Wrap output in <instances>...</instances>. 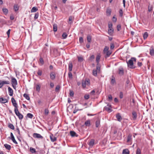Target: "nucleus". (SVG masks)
I'll return each instance as SVG.
<instances>
[{
	"label": "nucleus",
	"instance_id": "obj_8",
	"mask_svg": "<svg viewBox=\"0 0 154 154\" xmlns=\"http://www.w3.org/2000/svg\"><path fill=\"white\" fill-rule=\"evenodd\" d=\"M132 116L133 120H136L137 118V112L134 111H133L132 112Z\"/></svg>",
	"mask_w": 154,
	"mask_h": 154
},
{
	"label": "nucleus",
	"instance_id": "obj_28",
	"mask_svg": "<svg viewBox=\"0 0 154 154\" xmlns=\"http://www.w3.org/2000/svg\"><path fill=\"white\" fill-rule=\"evenodd\" d=\"M153 8V6L149 5L148 8V11L149 12H151L152 11Z\"/></svg>",
	"mask_w": 154,
	"mask_h": 154
},
{
	"label": "nucleus",
	"instance_id": "obj_23",
	"mask_svg": "<svg viewBox=\"0 0 154 154\" xmlns=\"http://www.w3.org/2000/svg\"><path fill=\"white\" fill-rule=\"evenodd\" d=\"M5 147L8 150H10L11 149V146L10 145L7 144H5L4 145Z\"/></svg>",
	"mask_w": 154,
	"mask_h": 154
},
{
	"label": "nucleus",
	"instance_id": "obj_40",
	"mask_svg": "<svg viewBox=\"0 0 154 154\" xmlns=\"http://www.w3.org/2000/svg\"><path fill=\"white\" fill-rule=\"evenodd\" d=\"M53 30L55 32L57 30V25L56 24H54L53 25Z\"/></svg>",
	"mask_w": 154,
	"mask_h": 154
},
{
	"label": "nucleus",
	"instance_id": "obj_19",
	"mask_svg": "<svg viewBox=\"0 0 154 154\" xmlns=\"http://www.w3.org/2000/svg\"><path fill=\"white\" fill-rule=\"evenodd\" d=\"M100 120L99 119H98L95 122V126L97 128L99 127L100 125Z\"/></svg>",
	"mask_w": 154,
	"mask_h": 154
},
{
	"label": "nucleus",
	"instance_id": "obj_31",
	"mask_svg": "<svg viewBox=\"0 0 154 154\" xmlns=\"http://www.w3.org/2000/svg\"><path fill=\"white\" fill-rule=\"evenodd\" d=\"M100 66L99 63H97V66H96V70H97L98 72H99L100 70Z\"/></svg>",
	"mask_w": 154,
	"mask_h": 154
},
{
	"label": "nucleus",
	"instance_id": "obj_53",
	"mask_svg": "<svg viewBox=\"0 0 154 154\" xmlns=\"http://www.w3.org/2000/svg\"><path fill=\"white\" fill-rule=\"evenodd\" d=\"M108 24L109 28H112V24L111 22H109Z\"/></svg>",
	"mask_w": 154,
	"mask_h": 154
},
{
	"label": "nucleus",
	"instance_id": "obj_20",
	"mask_svg": "<svg viewBox=\"0 0 154 154\" xmlns=\"http://www.w3.org/2000/svg\"><path fill=\"white\" fill-rule=\"evenodd\" d=\"M149 54L151 56H153L154 54V49L152 47H151L149 49Z\"/></svg>",
	"mask_w": 154,
	"mask_h": 154
},
{
	"label": "nucleus",
	"instance_id": "obj_14",
	"mask_svg": "<svg viewBox=\"0 0 154 154\" xmlns=\"http://www.w3.org/2000/svg\"><path fill=\"white\" fill-rule=\"evenodd\" d=\"M113 32L114 29L112 28H109L108 29V33L110 35H112L113 34Z\"/></svg>",
	"mask_w": 154,
	"mask_h": 154
},
{
	"label": "nucleus",
	"instance_id": "obj_10",
	"mask_svg": "<svg viewBox=\"0 0 154 154\" xmlns=\"http://www.w3.org/2000/svg\"><path fill=\"white\" fill-rule=\"evenodd\" d=\"M50 79L52 80H54L55 78L56 75L55 73L54 72H51L50 74Z\"/></svg>",
	"mask_w": 154,
	"mask_h": 154
},
{
	"label": "nucleus",
	"instance_id": "obj_11",
	"mask_svg": "<svg viewBox=\"0 0 154 154\" xmlns=\"http://www.w3.org/2000/svg\"><path fill=\"white\" fill-rule=\"evenodd\" d=\"M8 90L9 95L11 96H12L13 94V91L12 89L9 87H8Z\"/></svg>",
	"mask_w": 154,
	"mask_h": 154
},
{
	"label": "nucleus",
	"instance_id": "obj_1",
	"mask_svg": "<svg viewBox=\"0 0 154 154\" xmlns=\"http://www.w3.org/2000/svg\"><path fill=\"white\" fill-rule=\"evenodd\" d=\"M136 59L135 57H131V59L128 61H127L128 67L131 69L135 68L136 66L134 65L133 61L136 62Z\"/></svg>",
	"mask_w": 154,
	"mask_h": 154
},
{
	"label": "nucleus",
	"instance_id": "obj_46",
	"mask_svg": "<svg viewBox=\"0 0 154 154\" xmlns=\"http://www.w3.org/2000/svg\"><path fill=\"white\" fill-rule=\"evenodd\" d=\"M67 36V35L66 32H64L62 35V36L63 39L66 38Z\"/></svg>",
	"mask_w": 154,
	"mask_h": 154
},
{
	"label": "nucleus",
	"instance_id": "obj_16",
	"mask_svg": "<svg viewBox=\"0 0 154 154\" xmlns=\"http://www.w3.org/2000/svg\"><path fill=\"white\" fill-rule=\"evenodd\" d=\"M70 134L72 137H77L78 136V135L76 134V133L75 131H70Z\"/></svg>",
	"mask_w": 154,
	"mask_h": 154
},
{
	"label": "nucleus",
	"instance_id": "obj_25",
	"mask_svg": "<svg viewBox=\"0 0 154 154\" xmlns=\"http://www.w3.org/2000/svg\"><path fill=\"white\" fill-rule=\"evenodd\" d=\"M129 152L128 149H123L122 154H129Z\"/></svg>",
	"mask_w": 154,
	"mask_h": 154
},
{
	"label": "nucleus",
	"instance_id": "obj_59",
	"mask_svg": "<svg viewBox=\"0 0 154 154\" xmlns=\"http://www.w3.org/2000/svg\"><path fill=\"white\" fill-rule=\"evenodd\" d=\"M109 100L111 101L112 100V97L111 95H109L108 96Z\"/></svg>",
	"mask_w": 154,
	"mask_h": 154
},
{
	"label": "nucleus",
	"instance_id": "obj_38",
	"mask_svg": "<svg viewBox=\"0 0 154 154\" xmlns=\"http://www.w3.org/2000/svg\"><path fill=\"white\" fill-rule=\"evenodd\" d=\"M8 127L9 128H11L12 130H14V126L12 124H11V123L9 124L8 125Z\"/></svg>",
	"mask_w": 154,
	"mask_h": 154
},
{
	"label": "nucleus",
	"instance_id": "obj_62",
	"mask_svg": "<svg viewBox=\"0 0 154 154\" xmlns=\"http://www.w3.org/2000/svg\"><path fill=\"white\" fill-rule=\"evenodd\" d=\"M117 29L118 31H120V30L121 29V25L120 24L117 25Z\"/></svg>",
	"mask_w": 154,
	"mask_h": 154
},
{
	"label": "nucleus",
	"instance_id": "obj_55",
	"mask_svg": "<svg viewBox=\"0 0 154 154\" xmlns=\"http://www.w3.org/2000/svg\"><path fill=\"white\" fill-rule=\"evenodd\" d=\"M39 60L40 63L41 64V65H43L44 63L43 59L42 58H40Z\"/></svg>",
	"mask_w": 154,
	"mask_h": 154
},
{
	"label": "nucleus",
	"instance_id": "obj_2",
	"mask_svg": "<svg viewBox=\"0 0 154 154\" xmlns=\"http://www.w3.org/2000/svg\"><path fill=\"white\" fill-rule=\"evenodd\" d=\"M11 84L13 88L16 89V86L17 85V82L16 79L13 77H11Z\"/></svg>",
	"mask_w": 154,
	"mask_h": 154
},
{
	"label": "nucleus",
	"instance_id": "obj_61",
	"mask_svg": "<svg viewBox=\"0 0 154 154\" xmlns=\"http://www.w3.org/2000/svg\"><path fill=\"white\" fill-rule=\"evenodd\" d=\"M68 76L69 78H71V79L72 78V75L71 72H69L68 73Z\"/></svg>",
	"mask_w": 154,
	"mask_h": 154
},
{
	"label": "nucleus",
	"instance_id": "obj_42",
	"mask_svg": "<svg viewBox=\"0 0 154 154\" xmlns=\"http://www.w3.org/2000/svg\"><path fill=\"white\" fill-rule=\"evenodd\" d=\"M44 113L45 115L47 116L49 113V111L48 109H45Z\"/></svg>",
	"mask_w": 154,
	"mask_h": 154
},
{
	"label": "nucleus",
	"instance_id": "obj_35",
	"mask_svg": "<svg viewBox=\"0 0 154 154\" xmlns=\"http://www.w3.org/2000/svg\"><path fill=\"white\" fill-rule=\"evenodd\" d=\"M14 9L15 11H17L18 10L19 7L17 5H15L14 7Z\"/></svg>",
	"mask_w": 154,
	"mask_h": 154
},
{
	"label": "nucleus",
	"instance_id": "obj_50",
	"mask_svg": "<svg viewBox=\"0 0 154 154\" xmlns=\"http://www.w3.org/2000/svg\"><path fill=\"white\" fill-rule=\"evenodd\" d=\"M60 88V86L59 85H57L55 88V91L56 92H58Z\"/></svg>",
	"mask_w": 154,
	"mask_h": 154
},
{
	"label": "nucleus",
	"instance_id": "obj_56",
	"mask_svg": "<svg viewBox=\"0 0 154 154\" xmlns=\"http://www.w3.org/2000/svg\"><path fill=\"white\" fill-rule=\"evenodd\" d=\"M119 12L120 16L121 17H122L123 14V11L122 9H120L119 10Z\"/></svg>",
	"mask_w": 154,
	"mask_h": 154
},
{
	"label": "nucleus",
	"instance_id": "obj_15",
	"mask_svg": "<svg viewBox=\"0 0 154 154\" xmlns=\"http://www.w3.org/2000/svg\"><path fill=\"white\" fill-rule=\"evenodd\" d=\"M51 141L52 142H54L56 140V137H54L53 134H51L50 136Z\"/></svg>",
	"mask_w": 154,
	"mask_h": 154
},
{
	"label": "nucleus",
	"instance_id": "obj_45",
	"mask_svg": "<svg viewBox=\"0 0 154 154\" xmlns=\"http://www.w3.org/2000/svg\"><path fill=\"white\" fill-rule=\"evenodd\" d=\"M36 90L38 91H39L40 89V86L38 85H37L36 86Z\"/></svg>",
	"mask_w": 154,
	"mask_h": 154
},
{
	"label": "nucleus",
	"instance_id": "obj_7",
	"mask_svg": "<svg viewBox=\"0 0 154 154\" xmlns=\"http://www.w3.org/2000/svg\"><path fill=\"white\" fill-rule=\"evenodd\" d=\"M33 136L34 138H41L42 139L43 137L40 134L38 133H34L33 134Z\"/></svg>",
	"mask_w": 154,
	"mask_h": 154
},
{
	"label": "nucleus",
	"instance_id": "obj_33",
	"mask_svg": "<svg viewBox=\"0 0 154 154\" xmlns=\"http://www.w3.org/2000/svg\"><path fill=\"white\" fill-rule=\"evenodd\" d=\"M109 48L108 47H107V46H106L104 49V50H103V52L104 53H106V52L108 51H109Z\"/></svg>",
	"mask_w": 154,
	"mask_h": 154
},
{
	"label": "nucleus",
	"instance_id": "obj_64",
	"mask_svg": "<svg viewBox=\"0 0 154 154\" xmlns=\"http://www.w3.org/2000/svg\"><path fill=\"white\" fill-rule=\"evenodd\" d=\"M119 97L122 99L123 97V94L122 92H120L119 94Z\"/></svg>",
	"mask_w": 154,
	"mask_h": 154
},
{
	"label": "nucleus",
	"instance_id": "obj_12",
	"mask_svg": "<svg viewBox=\"0 0 154 154\" xmlns=\"http://www.w3.org/2000/svg\"><path fill=\"white\" fill-rule=\"evenodd\" d=\"M8 102V100L5 98H4L2 97L0 98V102L3 103H7Z\"/></svg>",
	"mask_w": 154,
	"mask_h": 154
},
{
	"label": "nucleus",
	"instance_id": "obj_43",
	"mask_svg": "<svg viewBox=\"0 0 154 154\" xmlns=\"http://www.w3.org/2000/svg\"><path fill=\"white\" fill-rule=\"evenodd\" d=\"M78 61L79 62H82L83 60V58L81 57H78Z\"/></svg>",
	"mask_w": 154,
	"mask_h": 154
},
{
	"label": "nucleus",
	"instance_id": "obj_47",
	"mask_svg": "<svg viewBox=\"0 0 154 154\" xmlns=\"http://www.w3.org/2000/svg\"><path fill=\"white\" fill-rule=\"evenodd\" d=\"M37 73L38 75L41 76L42 75V71L40 69H38Z\"/></svg>",
	"mask_w": 154,
	"mask_h": 154
},
{
	"label": "nucleus",
	"instance_id": "obj_36",
	"mask_svg": "<svg viewBox=\"0 0 154 154\" xmlns=\"http://www.w3.org/2000/svg\"><path fill=\"white\" fill-rule=\"evenodd\" d=\"M148 36V33L147 32H145L143 34V37L144 39H146Z\"/></svg>",
	"mask_w": 154,
	"mask_h": 154
},
{
	"label": "nucleus",
	"instance_id": "obj_18",
	"mask_svg": "<svg viewBox=\"0 0 154 154\" xmlns=\"http://www.w3.org/2000/svg\"><path fill=\"white\" fill-rule=\"evenodd\" d=\"M111 53L112 51H108L106 52L105 53H104L105 54V57L106 58L109 57L111 54Z\"/></svg>",
	"mask_w": 154,
	"mask_h": 154
},
{
	"label": "nucleus",
	"instance_id": "obj_29",
	"mask_svg": "<svg viewBox=\"0 0 154 154\" xmlns=\"http://www.w3.org/2000/svg\"><path fill=\"white\" fill-rule=\"evenodd\" d=\"M100 58V56L99 55H97L96 57V61L97 63H99V60Z\"/></svg>",
	"mask_w": 154,
	"mask_h": 154
},
{
	"label": "nucleus",
	"instance_id": "obj_48",
	"mask_svg": "<svg viewBox=\"0 0 154 154\" xmlns=\"http://www.w3.org/2000/svg\"><path fill=\"white\" fill-rule=\"evenodd\" d=\"M4 85H9L10 84V82L9 81H2Z\"/></svg>",
	"mask_w": 154,
	"mask_h": 154
},
{
	"label": "nucleus",
	"instance_id": "obj_9",
	"mask_svg": "<svg viewBox=\"0 0 154 154\" xmlns=\"http://www.w3.org/2000/svg\"><path fill=\"white\" fill-rule=\"evenodd\" d=\"M132 135L131 134H129L127 136V143H129L132 141Z\"/></svg>",
	"mask_w": 154,
	"mask_h": 154
},
{
	"label": "nucleus",
	"instance_id": "obj_13",
	"mask_svg": "<svg viewBox=\"0 0 154 154\" xmlns=\"http://www.w3.org/2000/svg\"><path fill=\"white\" fill-rule=\"evenodd\" d=\"M116 118L118 121L120 122L122 119V118L119 113H118L116 115Z\"/></svg>",
	"mask_w": 154,
	"mask_h": 154
},
{
	"label": "nucleus",
	"instance_id": "obj_52",
	"mask_svg": "<svg viewBox=\"0 0 154 154\" xmlns=\"http://www.w3.org/2000/svg\"><path fill=\"white\" fill-rule=\"evenodd\" d=\"M39 15V13L38 12L36 13L35 14V16L34 17V18L35 19H36L38 18Z\"/></svg>",
	"mask_w": 154,
	"mask_h": 154
},
{
	"label": "nucleus",
	"instance_id": "obj_32",
	"mask_svg": "<svg viewBox=\"0 0 154 154\" xmlns=\"http://www.w3.org/2000/svg\"><path fill=\"white\" fill-rule=\"evenodd\" d=\"M23 97L26 98L27 100H30V98L28 94H24L23 95Z\"/></svg>",
	"mask_w": 154,
	"mask_h": 154
},
{
	"label": "nucleus",
	"instance_id": "obj_44",
	"mask_svg": "<svg viewBox=\"0 0 154 154\" xmlns=\"http://www.w3.org/2000/svg\"><path fill=\"white\" fill-rule=\"evenodd\" d=\"M106 14L109 15L111 14V9H107L106 10Z\"/></svg>",
	"mask_w": 154,
	"mask_h": 154
},
{
	"label": "nucleus",
	"instance_id": "obj_5",
	"mask_svg": "<svg viewBox=\"0 0 154 154\" xmlns=\"http://www.w3.org/2000/svg\"><path fill=\"white\" fill-rule=\"evenodd\" d=\"M112 107L111 105L109 104H108L107 106H105L104 107V109L107 111L109 112H110L112 111V109H111Z\"/></svg>",
	"mask_w": 154,
	"mask_h": 154
},
{
	"label": "nucleus",
	"instance_id": "obj_54",
	"mask_svg": "<svg viewBox=\"0 0 154 154\" xmlns=\"http://www.w3.org/2000/svg\"><path fill=\"white\" fill-rule=\"evenodd\" d=\"M116 82L115 78H114L111 79V83L112 84H114Z\"/></svg>",
	"mask_w": 154,
	"mask_h": 154
},
{
	"label": "nucleus",
	"instance_id": "obj_60",
	"mask_svg": "<svg viewBox=\"0 0 154 154\" xmlns=\"http://www.w3.org/2000/svg\"><path fill=\"white\" fill-rule=\"evenodd\" d=\"M89 96L88 94H85V96H84V98H85V99L86 100H88L89 99Z\"/></svg>",
	"mask_w": 154,
	"mask_h": 154
},
{
	"label": "nucleus",
	"instance_id": "obj_37",
	"mask_svg": "<svg viewBox=\"0 0 154 154\" xmlns=\"http://www.w3.org/2000/svg\"><path fill=\"white\" fill-rule=\"evenodd\" d=\"M97 72L98 71L96 70H93V75L95 76H97Z\"/></svg>",
	"mask_w": 154,
	"mask_h": 154
},
{
	"label": "nucleus",
	"instance_id": "obj_21",
	"mask_svg": "<svg viewBox=\"0 0 154 154\" xmlns=\"http://www.w3.org/2000/svg\"><path fill=\"white\" fill-rule=\"evenodd\" d=\"M85 124L86 126L89 127L91 125V122L90 120H88L85 121Z\"/></svg>",
	"mask_w": 154,
	"mask_h": 154
},
{
	"label": "nucleus",
	"instance_id": "obj_51",
	"mask_svg": "<svg viewBox=\"0 0 154 154\" xmlns=\"http://www.w3.org/2000/svg\"><path fill=\"white\" fill-rule=\"evenodd\" d=\"M136 154H141V150L139 148H138L136 151Z\"/></svg>",
	"mask_w": 154,
	"mask_h": 154
},
{
	"label": "nucleus",
	"instance_id": "obj_34",
	"mask_svg": "<svg viewBox=\"0 0 154 154\" xmlns=\"http://www.w3.org/2000/svg\"><path fill=\"white\" fill-rule=\"evenodd\" d=\"M30 150L31 152L33 153H35L36 152L35 149L31 147L30 148Z\"/></svg>",
	"mask_w": 154,
	"mask_h": 154
},
{
	"label": "nucleus",
	"instance_id": "obj_49",
	"mask_svg": "<svg viewBox=\"0 0 154 154\" xmlns=\"http://www.w3.org/2000/svg\"><path fill=\"white\" fill-rule=\"evenodd\" d=\"M10 139L12 141L13 143H15L16 144H17V143L16 141L15 140L14 137H13L11 138H10Z\"/></svg>",
	"mask_w": 154,
	"mask_h": 154
},
{
	"label": "nucleus",
	"instance_id": "obj_17",
	"mask_svg": "<svg viewBox=\"0 0 154 154\" xmlns=\"http://www.w3.org/2000/svg\"><path fill=\"white\" fill-rule=\"evenodd\" d=\"M119 74L121 75H122L124 74V70L122 68H121L119 69Z\"/></svg>",
	"mask_w": 154,
	"mask_h": 154
},
{
	"label": "nucleus",
	"instance_id": "obj_6",
	"mask_svg": "<svg viewBox=\"0 0 154 154\" xmlns=\"http://www.w3.org/2000/svg\"><path fill=\"white\" fill-rule=\"evenodd\" d=\"M11 102L13 106L14 107V109H17L18 108L16 100L14 98L12 97L11 98Z\"/></svg>",
	"mask_w": 154,
	"mask_h": 154
},
{
	"label": "nucleus",
	"instance_id": "obj_30",
	"mask_svg": "<svg viewBox=\"0 0 154 154\" xmlns=\"http://www.w3.org/2000/svg\"><path fill=\"white\" fill-rule=\"evenodd\" d=\"M2 11L5 15H6L8 12V9L6 8H3L2 9Z\"/></svg>",
	"mask_w": 154,
	"mask_h": 154
},
{
	"label": "nucleus",
	"instance_id": "obj_41",
	"mask_svg": "<svg viewBox=\"0 0 154 154\" xmlns=\"http://www.w3.org/2000/svg\"><path fill=\"white\" fill-rule=\"evenodd\" d=\"M6 23V22L4 19L0 18V24L3 25Z\"/></svg>",
	"mask_w": 154,
	"mask_h": 154
},
{
	"label": "nucleus",
	"instance_id": "obj_63",
	"mask_svg": "<svg viewBox=\"0 0 154 154\" xmlns=\"http://www.w3.org/2000/svg\"><path fill=\"white\" fill-rule=\"evenodd\" d=\"M48 51V49L46 47H44L43 50V52L44 53H46Z\"/></svg>",
	"mask_w": 154,
	"mask_h": 154
},
{
	"label": "nucleus",
	"instance_id": "obj_58",
	"mask_svg": "<svg viewBox=\"0 0 154 154\" xmlns=\"http://www.w3.org/2000/svg\"><path fill=\"white\" fill-rule=\"evenodd\" d=\"M69 95L71 97H73L74 95L73 91L70 90L69 91Z\"/></svg>",
	"mask_w": 154,
	"mask_h": 154
},
{
	"label": "nucleus",
	"instance_id": "obj_26",
	"mask_svg": "<svg viewBox=\"0 0 154 154\" xmlns=\"http://www.w3.org/2000/svg\"><path fill=\"white\" fill-rule=\"evenodd\" d=\"M94 139H91L89 142V145L90 146L92 147L94 144Z\"/></svg>",
	"mask_w": 154,
	"mask_h": 154
},
{
	"label": "nucleus",
	"instance_id": "obj_24",
	"mask_svg": "<svg viewBox=\"0 0 154 154\" xmlns=\"http://www.w3.org/2000/svg\"><path fill=\"white\" fill-rule=\"evenodd\" d=\"M72 62H69V71H71L72 70Z\"/></svg>",
	"mask_w": 154,
	"mask_h": 154
},
{
	"label": "nucleus",
	"instance_id": "obj_22",
	"mask_svg": "<svg viewBox=\"0 0 154 154\" xmlns=\"http://www.w3.org/2000/svg\"><path fill=\"white\" fill-rule=\"evenodd\" d=\"M38 10V9L36 7H33L31 10V12L32 13L35 12Z\"/></svg>",
	"mask_w": 154,
	"mask_h": 154
},
{
	"label": "nucleus",
	"instance_id": "obj_27",
	"mask_svg": "<svg viewBox=\"0 0 154 154\" xmlns=\"http://www.w3.org/2000/svg\"><path fill=\"white\" fill-rule=\"evenodd\" d=\"M87 40L88 42H91V37L90 35H88L87 36Z\"/></svg>",
	"mask_w": 154,
	"mask_h": 154
},
{
	"label": "nucleus",
	"instance_id": "obj_39",
	"mask_svg": "<svg viewBox=\"0 0 154 154\" xmlns=\"http://www.w3.org/2000/svg\"><path fill=\"white\" fill-rule=\"evenodd\" d=\"M26 116L29 118L30 119H32V117L33 116V115L31 113H28L27 114Z\"/></svg>",
	"mask_w": 154,
	"mask_h": 154
},
{
	"label": "nucleus",
	"instance_id": "obj_4",
	"mask_svg": "<svg viewBox=\"0 0 154 154\" xmlns=\"http://www.w3.org/2000/svg\"><path fill=\"white\" fill-rule=\"evenodd\" d=\"M14 111L17 116L20 120L22 119L23 118V116L19 111L17 109H14Z\"/></svg>",
	"mask_w": 154,
	"mask_h": 154
},
{
	"label": "nucleus",
	"instance_id": "obj_57",
	"mask_svg": "<svg viewBox=\"0 0 154 154\" xmlns=\"http://www.w3.org/2000/svg\"><path fill=\"white\" fill-rule=\"evenodd\" d=\"M114 48V45L113 43H111L110 44V48L111 49H113Z\"/></svg>",
	"mask_w": 154,
	"mask_h": 154
},
{
	"label": "nucleus",
	"instance_id": "obj_3",
	"mask_svg": "<svg viewBox=\"0 0 154 154\" xmlns=\"http://www.w3.org/2000/svg\"><path fill=\"white\" fill-rule=\"evenodd\" d=\"M82 87L85 88L86 85H89L90 84V81L88 79H86L85 81L82 80Z\"/></svg>",
	"mask_w": 154,
	"mask_h": 154
}]
</instances>
